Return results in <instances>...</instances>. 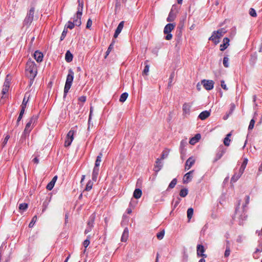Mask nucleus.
Instances as JSON below:
<instances>
[{
  "label": "nucleus",
  "instance_id": "obj_26",
  "mask_svg": "<svg viewBox=\"0 0 262 262\" xmlns=\"http://www.w3.org/2000/svg\"><path fill=\"white\" fill-rule=\"evenodd\" d=\"M176 16H177V14H176L171 11H170V12L168 14V16L166 19V20L168 22L173 21L175 19Z\"/></svg>",
  "mask_w": 262,
  "mask_h": 262
},
{
  "label": "nucleus",
  "instance_id": "obj_12",
  "mask_svg": "<svg viewBox=\"0 0 262 262\" xmlns=\"http://www.w3.org/2000/svg\"><path fill=\"white\" fill-rule=\"evenodd\" d=\"M124 21H121L118 25L116 31H115V32L114 33V37L115 38H116L119 34L120 33V32H121L123 28V26H124Z\"/></svg>",
  "mask_w": 262,
  "mask_h": 262
},
{
  "label": "nucleus",
  "instance_id": "obj_54",
  "mask_svg": "<svg viewBox=\"0 0 262 262\" xmlns=\"http://www.w3.org/2000/svg\"><path fill=\"white\" fill-rule=\"evenodd\" d=\"M230 254V248H226V250L224 253V256L225 257H227L229 256Z\"/></svg>",
  "mask_w": 262,
  "mask_h": 262
},
{
  "label": "nucleus",
  "instance_id": "obj_32",
  "mask_svg": "<svg viewBox=\"0 0 262 262\" xmlns=\"http://www.w3.org/2000/svg\"><path fill=\"white\" fill-rule=\"evenodd\" d=\"M94 221H95V216L93 215H91L90 216L89 221L87 223V226L93 227Z\"/></svg>",
  "mask_w": 262,
  "mask_h": 262
},
{
  "label": "nucleus",
  "instance_id": "obj_11",
  "mask_svg": "<svg viewBox=\"0 0 262 262\" xmlns=\"http://www.w3.org/2000/svg\"><path fill=\"white\" fill-rule=\"evenodd\" d=\"M194 170H191L189 171L188 172L186 173L183 178V183L186 184L189 183L190 181H191L192 179V174Z\"/></svg>",
  "mask_w": 262,
  "mask_h": 262
},
{
  "label": "nucleus",
  "instance_id": "obj_45",
  "mask_svg": "<svg viewBox=\"0 0 262 262\" xmlns=\"http://www.w3.org/2000/svg\"><path fill=\"white\" fill-rule=\"evenodd\" d=\"M223 63L225 68L229 67V58L228 57L225 56L223 58Z\"/></svg>",
  "mask_w": 262,
  "mask_h": 262
},
{
  "label": "nucleus",
  "instance_id": "obj_24",
  "mask_svg": "<svg viewBox=\"0 0 262 262\" xmlns=\"http://www.w3.org/2000/svg\"><path fill=\"white\" fill-rule=\"evenodd\" d=\"M73 56L70 51H67L65 55V60L68 62H70L72 61Z\"/></svg>",
  "mask_w": 262,
  "mask_h": 262
},
{
  "label": "nucleus",
  "instance_id": "obj_43",
  "mask_svg": "<svg viewBox=\"0 0 262 262\" xmlns=\"http://www.w3.org/2000/svg\"><path fill=\"white\" fill-rule=\"evenodd\" d=\"M164 234H165V231H164V230H162L160 232H158L157 234V237L158 239L161 240L163 238Z\"/></svg>",
  "mask_w": 262,
  "mask_h": 262
},
{
  "label": "nucleus",
  "instance_id": "obj_52",
  "mask_svg": "<svg viewBox=\"0 0 262 262\" xmlns=\"http://www.w3.org/2000/svg\"><path fill=\"white\" fill-rule=\"evenodd\" d=\"M249 14L252 17H256L257 16L256 11L253 8L250 9Z\"/></svg>",
  "mask_w": 262,
  "mask_h": 262
},
{
  "label": "nucleus",
  "instance_id": "obj_41",
  "mask_svg": "<svg viewBox=\"0 0 262 262\" xmlns=\"http://www.w3.org/2000/svg\"><path fill=\"white\" fill-rule=\"evenodd\" d=\"M93 185V183L91 180L89 181L86 184L85 190L88 191H90L92 188Z\"/></svg>",
  "mask_w": 262,
  "mask_h": 262
},
{
  "label": "nucleus",
  "instance_id": "obj_20",
  "mask_svg": "<svg viewBox=\"0 0 262 262\" xmlns=\"http://www.w3.org/2000/svg\"><path fill=\"white\" fill-rule=\"evenodd\" d=\"M128 237V229L126 227L124 229L123 232L121 236V241L125 242L127 241Z\"/></svg>",
  "mask_w": 262,
  "mask_h": 262
},
{
  "label": "nucleus",
  "instance_id": "obj_14",
  "mask_svg": "<svg viewBox=\"0 0 262 262\" xmlns=\"http://www.w3.org/2000/svg\"><path fill=\"white\" fill-rule=\"evenodd\" d=\"M57 179V176H54L52 180L46 186L47 189L48 190H51L54 186L55 183Z\"/></svg>",
  "mask_w": 262,
  "mask_h": 262
},
{
  "label": "nucleus",
  "instance_id": "obj_28",
  "mask_svg": "<svg viewBox=\"0 0 262 262\" xmlns=\"http://www.w3.org/2000/svg\"><path fill=\"white\" fill-rule=\"evenodd\" d=\"M148 60H146L144 62L145 67L142 72L143 76H144V75L147 76L148 75V73L149 72V66L148 64Z\"/></svg>",
  "mask_w": 262,
  "mask_h": 262
},
{
  "label": "nucleus",
  "instance_id": "obj_36",
  "mask_svg": "<svg viewBox=\"0 0 262 262\" xmlns=\"http://www.w3.org/2000/svg\"><path fill=\"white\" fill-rule=\"evenodd\" d=\"M128 94L126 92L122 93L120 97L119 101L121 102H124L127 98Z\"/></svg>",
  "mask_w": 262,
  "mask_h": 262
},
{
  "label": "nucleus",
  "instance_id": "obj_1",
  "mask_svg": "<svg viewBox=\"0 0 262 262\" xmlns=\"http://www.w3.org/2000/svg\"><path fill=\"white\" fill-rule=\"evenodd\" d=\"M26 71L27 76L30 79V82H31L37 75L36 65L33 61L29 60L27 61L26 66Z\"/></svg>",
  "mask_w": 262,
  "mask_h": 262
},
{
  "label": "nucleus",
  "instance_id": "obj_59",
  "mask_svg": "<svg viewBox=\"0 0 262 262\" xmlns=\"http://www.w3.org/2000/svg\"><path fill=\"white\" fill-rule=\"evenodd\" d=\"M92 25V21L90 18H89L88 20L86 27L88 29H90Z\"/></svg>",
  "mask_w": 262,
  "mask_h": 262
},
{
  "label": "nucleus",
  "instance_id": "obj_60",
  "mask_svg": "<svg viewBox=\"0 0 262 262\" xmlns=\"http://www.w3.org/2000/svg\"><path fill=\"white\" fill-rule=\"evenodd\" d=\"M9 138H10V136L9 135H7L5 137V139L4 140V141L3 142V146H5L7 144V142H8V141Z\"/></svg>",
  "mask_w": 262,
  "mask_h": 262
},
{
  "label": "nucleus",
  "instance_id": "obj_35",
  "mask_svg": "<svg viewBox=\"0 0 262 262\" xmlns=\"http://www.w3.org/2000/svg\"><path fill=\"white\" fill-rule=\"evenodd\" d=\"M90 238H91V236L88 235L87 236L86 239L84 241V242L83 243V245L84 246L85 248H86L89 245V244L90 243ZM85 251H86V249H85L84 250L83 252H85Z\"/></svg>",
  "mask_w": 262,
  "mask_h": 262
},
{
  "label": "nucleus",
  "instance_id": "obj_34",
  "mask_svg": "<svg viewBox=\"0 0 262 262\" xmlns=\"http://www.w3.org/2000/svg\"><path fill=\"white\" fill-rule=\"evenodd\" d=\"M241 176L242 174L239 173L235 172L234 175L231 178V181L232 182H236Z\"/></svg>",
  "mask_w": 262,
  "mask_h": 262
},
{
  "label": "nucleus",
  "instance_id": "obj_5",
  "mask_svg": "<svg viewBox=\"0 0 262 262\" xmlns=\"http://www.w3.org/2000/svg\"><path fill=\"white\" fill-rule=\"evenodd\" d=\"M38 117L37 116H33L27 123L24 131L26 133H29L31 131L33 128L32 124H34L37 120Z\"/></svg>",
  "mask_w": 262,
  "mask_h": 262
},
{
  "label": "nucleus",
  "instance_id": "obj_40",
  "mask_svg": "<svg viewBox=\"0 0 262 262\" xmlns=\"http://www.w3.org/2000/svg\"><path fill=\"white\" fill-rule=\"evenodd\" d=\"M188 192V191L187 188L182 189L180 192V195L181 197L184 198L187 195Z\"/></svg>",
  "mask_w": 262,
  "mask_h": 262
},
{
  "label": "nucleus",
  "instance_id": "obj_47",
  "mask_svg": "<svg viewBox=\"0 0 262 262\" xmlns=\"http://www.w3.org/2000/svg\"><path fill=\"white\" fill-rule=\"evenodd\" d=\"M28 207V205L27 203L20 204L19 205V209L20 210L24 211L27 209Z\"/></svg>",
  "mask_w": 262,
  "mask_h": 262
},
{
  "label": "nucleus",
  "instance_id": "obj_2",
  "mask_svg": "<svg viewBox=\"0 0 262 262\" xmlns=\"http://www.w3.org/2000/svg\"><path fill=\"white\" fill-rule=\"evenodd\" d=\"M74 73L72 69H69L68 71V74L67 76L66 81L64 88V94L63 97L65 98L70 89L73 79H74Z\"/></svg>",
  "mask_w": 262,
  "mask_h": 262
},
{
  "label": "nucleus",
  "instance_id": "obj_42",
  "mask_svg": "<svg viewBox=\"0 0 262 262\" xmlns=\"http://www.w3.org/2000/svg\"><path fill=\"white\" fill-rule=\"evenodd\" d=\"M27 95V94L26 93L25 95L22 104L21 105V108H23L24 110H25V108L26 107L27 103L28 101V99L26 100ZM28 99H29V98Z\"/></svg>",
  "mask_w": 262,
  "mask_h": 262
},
{
  "label": "nucleus",
  "instance_id": "obj_4",
  "mask_svg": "<svg viewBox=\"0 0 262 262\" xmlns=\"http://www.w3.org/2000/svg\"><path fill=\"white\" fill-rule=\"evenodd\" d=\"M35 9L34 7H31L29 11L28 12L27 15L24 20L23 24L24 26H30L32 23L33 18Z\"/></svg>",
  "mask_w": 262,
  "mask_h": 262
},
{
  "label": "nucleus",
  "instance_id": "obj_50",
  "mask_svg": "<svg viewBox=\"0 0 262 262\" xmlns=\"http://www.w3.org/2000/svg\"><path fill=\"white\" fill-rule=\"evenodd\" d=\"M255 122V121L254 119H252L251 120L250 123H249V125L248 126L249 130H252L253 128V127L254 126Z\"/></svg>",
  "mask_w": 262,
  "mask_h": 262
},
{
  "label": "nucleus",
  "instance_id": "obj_57",
  "mask_svg": "<svg viewBox=\"0 0 262 262\" xmlns=\"http://www.w3.org/2000/svg\"><path fill=\"white\" fill-rule=\"evenodd\" d=\"M166 35L165 36V39L167 40H170L172 38V35L170 33H166Z\"/></svg>",
  "mask_w": 262,
  "mask_h": 262
},
{
  "label": "nucleus",
  "instance_id": "obj_9",
  "mask_svg": "<svg viewBox=\"0 0 262 262\" xmlns=\"http://www.w3.org/2000/svg\"><path fill=\"white\" fill-rule=\"evenodd\" d=\"M205 251L204 246L198 245L196 247V253L198 257H207V255L204 254Z\"/></svg>",
  "mask_w": 262,
  "mask_h": 262
},
{
  "label": "nucleus",
  "instance_id": "obj_63",
  "mask_svg": "<svg viewBox=\"0 0 262 262\" xmlns=\"http://www.w3.org/2000/svg\"><path fill=\"white\" fill-rule=\"evenodd\" d=\"M92 228H93V227L87 226V227L84 231V233L88 234L89 232H90L92 230Z\"/></svg>",
  "mask_w": 262,
  "mask_h": 262
},
{
  "label": "nucleus",
  "instance_id": "obj_18",
  "mask_svg": "<svg viewBox=\"0 0 262 262\" xmlns=\"http://www.w3.org/2000/svg\"><path fill=\"white\" fill-rule=\"evenodd\" d=\"M78 6L77 8V12L78 16L82 15V10L83 7V0H78Z\"/></svg>",
  "mask_w": 262,
  "mask_h": 262
},
{
  "label": "nucleus",
  "instance_id": "obj_62",
  "mask_svg": "<svg viewBox=\"0 0 262 262\" xmlns=\"http://www.w3.org/2000/svg\"><path fill=\"white\" fill-rule=\"evenodd\" d=\"M167 155H168V152L167 151H163L162 154V155H161V159H162V160L164 159L165 157H166L167 156Z\"/></svg>",
  "mask_w": 262,
  "mask_h": 262
},
{
  "label": "nucleus",
  "instance_id": "obj_55",
  "mask_svg": "<svg viewBox=\"0 0 262 262\" xmlns=\"http://www.w3.org/2000/svg\"><path fill=\"white\" fill-rule=\"evenodd\" d=\"M162 165L160 164V163L157 164L155 166V171L156 172H158L162 168Z\"/></svg>",
  "mask_w": 262,
  "mask_h": 262
},
{
  "label": "nucleus",
  "instance_id": "obj_31",
  "mask_svg": "<svg viewBox=\"0 0 262 262\" xmlns=\"http://www.w3.org/2000/svg\"><path fill=\"white\" fill-rule=\"evenodd\" d=\"M187 144V142L185 140H182L180 143V150L181 154H184L185 151V149L184 148L185 146Z\"/></svg>",
  "mask_w": 262,
  "mask_h": 262
},
{
  "label": "nucleus",
  "instance_id": "obj_44",
  "mask_svg": "<svg viewBox=\"0 0 262 262\" xmlns=\"http://www.w3.org/2000/svg\"><path fill=\"white\" fill-rule=\"evenodd\" d=\"M177 179H176V178L173 179L171 181L170 184H169L168 188L172 189V188H174L177 184Z\"/></svg>",
  "mask_w": 262,
  "mask_h": 262
},
{
  "label": "nucleus",
  "instance_id": "obj_27",
  "mask_svg": "<svg viewBox=\"0 0 262 262\" xmlns=\"http://www.w3.org/2000/svg\"><path fill=\"white\" fill-rule=\"evenodd\" d=\"M191 105L187 103H185L183 105V111L185 114H189L190 112Z\"/></svg>",
  "mask_w": 262,
  "mask_h": 262
},
{
  "label": "nucleus",
  "instance_id": "obj_25",
  "mask_svg": "<svg viewBox=\"0 0 262 262\" xmlns=\"http://www.w3.org/2000/svg\"><path fill=\"white\" fill-rule=\"evenodd\" d=\"M142 190L139 188H136L134 190L133 196L135 199H139L142 195Z\"/></svg>",
  "mask_w": 262,
  "mask_h": 262
},
{
  "label": "nucleus",
  "instance_id": "obj_29",
  "mask_svg": "<svg viewBox=\"0 0 262 262\" xmlns=\"http://www.w3.org/2000/svg\"><path fill=\"white\" fill-rule=\"evenodd\" d=\"M115 42V40L114 39H113L110 45L106 52H105V55L104 57L105 58H106L107 57V56L109 55L110 53L111 52V51L113 49Z\"/></svg>",
  "mask_w": 262,
  "mask_h": 262
},
{
  "label": "nucleus",
  "instance_id": "obj_64",
  "mask_svg": "<svg viewBox=\"0 0 262 262\" xmlns=\"http://www.w3.org/2000/svg\"><path fill=\"white\" fill-rule=\"evenodd\" d=\"M221 86L225 90H228L227 86H226V84L225 83V81L224 80L221 81Z\"/></svg>",
  "mask_w": 262,
  "mask_h": 262
},
{
  "label": "nucleus",
  "instance_id": "obj_49",
  "mask_svg": "<svg viewBox=\"0 0 262 262\" xmlns=\"http://www.w3.org/2000/svg\"><path fill=\"white\" fill-rule=\"evenodd\" d=\"M29 133H25V131H24V132L21 136L20 141L21 142H23L26 140V138H27V137L29 136Z\"/></svg>",
  "mask_w": 262,
  "mask_h": 262
},
{
  "label": "nucleus",
  "instance_id": "obj_21",
  "mask_svg": "<svg viewBox=\"0 0 262 262\" xmlns=\"http://www.w3.org/2000/svg\"><path fill=\"white\" fill-rule=\"evenodd\" d=\"M99 167H94L92 172V180L96 182L97 179V177L99 173Z\"/></svg>",
  "mask_w": 262,
  "mask_h": 262
},
{
  "label": "nucleus",
  "instance_id": "obj_22",
  "mask_svg": "<svg viewBox=\"0 0 262 262\" xmlns=\"http://www.w3.org/2000/svg\"><path fill=\"white\" fill-rule=\"evenodd\" d=\"M247 163H248V159L246 158L244 160V161L239 168V171H238V173H239L242 175L243 173V172L245 169V168L247 166Z\"/></svg>",
  "mask_w": 262,
  "mask_h": 262
},
{
  "label": "nucleus",
  "instance_id": "obj_30",
  "mask_svg": "<svg viewBox=\"0 0 262 262\" xmlns=\"http://www.w3.org/2000/svg\"><path fill=\"white\" fill-rule=\"evenodd\" d=\"M102 157V152H100L99 154V155L97 157L94 167H99L100 162L101 161Z\"/></svg>",
  "mask_w": 262,
  "mask_h": 262
},
{
  "label": "nucleus",
  "instance_id": "obj_7",
  "mask_svg": "<svg viewBox=\"0 0 262 262\" xmlns=\"http://www.w3.org/2000/svg\"><path fill=\"white\" fill-rule=\"evenodd\" d=\"M226 150V149L224 147L223 145L220 146L217 149V152L215 155V157L213 160V162H216L219 160H220L225 153Z\"/></svg>",
  "mask_w": 262,
  "mask_h": 262
},
{
  "label": "nucleus",
  "instance_id": "obj_19",
  "mask_svg": "<svg viewBox=\"0 0 262 262\" xmlns=\"http://www.w3.org/2000/svg\"><path fill=\"white\" fill-rule=\"evenodd\" d=\"M210 115V112L209 111H203L202 112H201L199 116V118L202 120H204L205 119H206L207 118H208Z\"/></svg>",
  "mask_w": 262,
  "mask_h": 262
},
{
  "label": "nucleus",
  "instance_id": "obj_53",
  "mask_svg": "<svg viewBox=\"0 0 262 262\" xmlns=\"http://www.w3.org/2000/svg\"><path fill=\"white\" fill-rule=\"evenodd\" d=\"M170 11H171V12H173V13H174L177 14V13L179 12V10H178L177 6L176 5H173L172 6V8L171 9Z\"/></svg>",
  "mask_w": 262,
  "mask_h": 262
},
{
  "label": "nucleus",
  "instance_id": "obj_10",
  "mask_svg": "<svg viewBox=\"0 0 262 262\" xmlns=\"http://www.w3.org/2000/svg\"><path fill=\"white\" fill-rule=\"evenodd\" d=\"M195 163V159L193 158V157H189L186 161L185 163V170H188L189 169L191 166L194 164Z\"/></svg>",
  "mask_w": 262,
  "mask_h": 262
},
{
  "label": "nucleus",
  "instance_id": "obj_39",
  "mask_svg": "<svg viewBox=\"0 0 262 262\" xmlns=\"http://www.w3.org/2000/svg\"><path fill=\"white\" fill-rule=\"evenodd\" d=\"M25 110H24L23 108H21V110H20L19 114V116H18V117L17 118V122H16V125L17 126L18 125V123H19V121L21 120V119L23 118V115H24V112H25Z\"/></svg>",
  "mask_w": 262,
  "mask_h": 262
},
{
  "label": "nucleus",
  "instance_id": "obj_56",
  "mask_svg": "<svg viewBox=\"0 0 262 262\" xmlns=\"http://www.w3.org/2000/svg\"><path fill=\"white\" fill-rule=\"evenodd\" d=\"M235 108V104L233 103L231 104L230 108V110H229L228 113L229 114L231 115L232 114L233 112L234 111Z\"/></svg>",
  "mask_w": 262,
  "mask_h": 262
},
{
  "label": "nucleus",
  "instance_id": "obj_58",
  "mask_svg": "<svg viewBox=\"0 0 262 262\" xmlns=\"http://www.w3.org/2000/svg\"><path fill=\"white\" fill-rule=\"evenodd\" d=\"M174 74L173 72L170 74V77L169 78L168 86H170L171 85V83L172 82V79L174 77Z\"/></svg>",
  "mask_w": 262,
  "mask_h": 262
},
{
  "label": "nucleus",
  "instance_id": "obj_38",
  "mask_svg": "<svg viewBox=\"0 0 262 262\" xmlns=\"http://www.w3.org/2000/svg\"><path fill=\"white\" fill-rule=\"evenodd\" d=\"M193 214V209L192 208H189L188 209L187 211V218L188 221H189L191 219Z\"/></svg>",
  "mask_w": 262,
  "mask_h": 262
},
{
  "label": "nucleus",
  "instance_id": "obj_48",
  "mask_svg": "<svg viewBox=\"0 0 262 262\" xmlns=\"http://www.w3.org/2000/svg\"><path fill=\"white\" fill-rule=\"evenodd\" d=\"M76 26L73 22L69 21L68 24L67 25H66L64 28H67V30H68V29H72L74 28V26Z\"/></svg>",
  "mask_w": 262,
  "mask_h": 262
},
{
  "label": "nucleus",
  "instance_id": "obj_15",
  "mask_svg": "<svg viewBox=\"0 0 262 262\" xmlns=\"http://www.w3.org/2000/svg\"><path fill=\"white\" fill-rule=\"evenodd\" d=\"M175 25L173 24H168L164 27L163 32L164 34L167 33H170L172 30L174 28Z\"/></svg>",
  "mask_w": 262,
  "mask_h": 262
},
{
  "label": "nucleus",
  "instance_id": "obj_13",
  "mask_svg": "<svg viewBox=\"0 0 262 262\" xmlns=\"http://www.w3.org/2000/svg\"><path fill=\"white\" fill-rule=\"evenodd\" d=\"M230 40L228 37H225L223 39V43L220 45V50L222 51H224L227 48L229 45Z\"/></svg>",
  "mask_w": 262,
  "mask_h": 262
},
{
  "label": "nucleus",
  "instance_id": "obj_6",
  "mask_svg": "<svg viewBox=\"0 0 262 262\" xmlns=\"http://www.w3.org/2000/svg\"><path fill=\"white\" fill-rule=\"evenodd\" d=\"M75 133V132L74 130L71 129L67 134L66 140L64 143V146L66 147L69 146L71 144L74 139Z\"/></svg>",
  "mask_w": 262,
  "mask_h": 262
},
{
  "label": "nucleus",
  "instance_id": "obj_23",
  "mask_svg": "<svg viewBox=\"0 0 262 262\" xmlns=\"http://www.w3.org/2000/svg\"><path fill=\"white\" fill-rule=\"evenodd\" d=\"M201 138V135L199 134H196L194 137L190 139L189 143L191 145H194Z\"/></svg>",
  "mask_w": 262,
  "mask_h": 262
},
{
  "label": "nucleus",
  "instance_id": "obj_37",
  "mask_svg": "<svg viewBox=\"0 0 262 262\" xmlns=\"http://www.w3.org/2000/svg\"><path fill=\"white\" fill-rule=\"evenodd\" d=\"M231 136V133L227 134L226 137L225 138L224 140V144L225 146H228L230 145V139H229V137Z\"/></svg>",
  "mask_w": 262,
  "mask_h": 262
},
{
  "label": "nucleus",
  "instance_id": "obj_51",
  "mask_svg": "<svg viewBox=\"0 0 262 262\" xmlns=\"http://www.w3.org/2000/svg\"><path fill=\"white\" fill-rule=\"evenodd\" d=\"M67 32H68V30H67V28H64V29L62 32V34L61 35L60 38V41H62L64 39L66 36L67 34Z\"/></svg>",
  "mask_w": 262,
  "mask_h": 262
},
{
  "label": "nucleus",
  "instance_id": "obj_33",
  "mask_svg": "<svg viewBox=\"0 0 262 262\" xmlns=\"http://www.w3.org/2000/svg\"><path fill=\"white\" fill-rule=\"evenodd\" d=\"M9 89V84L8 82L5 81L2 90V93L3 95L6 94Z\"/></svg>",
  "mask_w": 262,
  "mask_h": 262
},
{
  "label": "nucleus",
  "instance_id": "obj_16",
  "mask_svg": "<svg viewBox=\"0 0 262 262\" xmlns=\"http://www.w3.org/2000/svg\"><path fill=\"white\" fill-rule=\"evenodd\" d=\"M34 57L37 62H40L42 61L43 56L42 53L36 51L34 53Z\"/></svg>",
  "mask_w": 262,
  "mask_h": 262
},
{
  "label": "nucleus",
  "instance_id": "obj_46",
  "mask_svg": "<svg viewBox=\"0 0 262 262\" xmlns=\"http://www.w3.org/2000/svg\"><path fill=\"white\" fill-rule=\"evenodd\" d=\"M37 215H35V216H34L33 217V218L32 219L31 221L29 223V227H30V228L33 227V226H34V224L35 223V222L37 221Z\"/></svg>",
  "mask_w": 262,
  "mask_h": 262
},
{
  "label": "nucleus",
  "instance_id": "obj_8",
  "mask_svg": "<svg viewBox=\"0 0 262 262\" xmlns=\"http://www.w3.org/2000/svg\"><path fill=\"white\" fill-rule=\"evenodd\" d=\"M201 83L203 85L204 88L208 91L213 89L214 87V82L211 80L204 79L201 81Z\"/></svg>",
  "mask_w": 262,
  "mask_h": 262
},
{
  "label": "nucleus",
  "instance_id": "obj_61",
  "mask_svg": "<svg viewBox=\"0 0 262 262\" xmlns=\"http://www.w3.org/2000/svg\"><path fill=\"white\" fill-rule=\"evenodd\" d=\"M78 100L82 103H84L86 101V97L84 96H81L78 98Z\"/></svg>",
  "mask_w": 262,
  "mask_h": 262
},
{
  "label": "nucleus",
  "instance_id": "obj_3",
  "mask_svg": "<svg viewBox=\"0 0 262 262\" xmlns=\"http://www.w3.org/2000/svg\"><path fill=\"white\" fill-rule=\"evenodd\" d=\"M226 30L224 28H221L217 31H213L209 40H212L215 45L219 43V39L222 37L226 32Z\"/></svg>",
  "mask_w": 262,
  "mask_h": 262
},
{
  "label": "nucleus",
  "instance_id": "obj_17",
  "mask_svg": "<svg viewBox=\"0 0 262 262\" xmlns=\"http://www.w3.org/2000/svg\"><path fill=\"white\" fill-rule=\"evenodd\" d=\"M82 15L78 16L77 12L76 16L73 18V23L77 26H80L81 24V18Z\"/></svg>",
  "mask_w": 262,
  "mask_h": 262
}]
</instances>
